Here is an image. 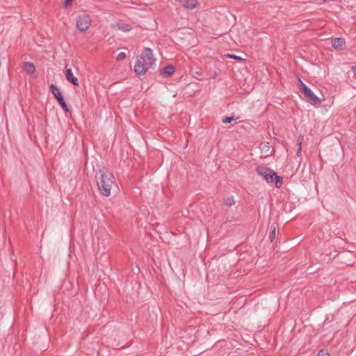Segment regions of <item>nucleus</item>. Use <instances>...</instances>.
<instances>
[{
  "mask_svg": "<svg viewBox=\"0 0 356 356\" xmlns=\"http://www.w3.org/2000/svg\"><path fill=\"white\" fill-rule=\"evenodd\" d=\"M155 63V58L152 50L145 48L141 55L138 58L134 66V70L138 75H143L149 67Z\"/></svg>",
  "mask_w": 356,
  "mask_h": 356,
  "instance_id": "nucleus-1",
  "label": "nucleus"
},
{
  "mask_svg": "<svg viewBox=\"0 0 356 356\" xmlns=\"http://www.w3.org/2000/svg\"><path fill=\"white\" fill-rule=\"evenodd\" d=\"M99 177L97 179V186L99 190L103 195L108 197L111 194V190L113 184L114 183V176L113 175L104 170H99Z\"/></svg>",
  "mask_w": 356,
  "mask_h": 356,
  "instance_id": "nucleus-2",
  "label": "nucleus"
},
{
  "mask_svg": "<svg viewBox=\"0 0 356 356\" xmlns=\"http://www.w3.org/2000/svg\"><path fill=\"white\" fill-rule=\"evenodd\" d=\"M257 172L268 183L273 182L275 180V186L280 187L282 184V178L278 175L271 169L266 166H258L256 169Z\"/></svg>",
  "mask_w": 356,
  "mask_h": 356,
  "instance_id": "nucleus-3",
  "label": "nucleus"
},
{
  "mask_svg": "<svg viewBox=\"0 0 356 356\" xmlns=\"http://www.w3.org/2000/svg\"><path fill=\"white\" fill-rule=\"evenodd\" d=\"M300 83V89L303 92L307 101L312 105H318L321 103V100L318 97L314 92L305 84L300 79H298Z\"/></svg>",
  "mask_w": 356,
  "mask_h": 356,
  "instance_id": "nucleus-4",
  "label": "nucleus"
},
{
  "mask_svg": "<svg viewBox=\"0 0 356 356\" xmlns=\"http://www.w3.org/2000/svg\"><path fill=\"white\" fill-rule=\"evenodd\" d=\"M91 24V17L89 15L83 13L78 16L76 27L80 31H86Z\"/></svg>",
  "mask_w": 356,
  "mask_h": 356,
  "instance_id": "nucleus-5",
  "label": "nucleus"
},
{
  "mask_svg": "<svg viewBox=\"0 0 356 356\" xmlns=\"http://www.w3.org/2000/svg\"><path fill=\"white\" fill-rule=\"evenodd\" d=\"M111 27L114 29H118L124 32L129 31L132 29V26L130 24L124 22L112 24Z\"/></svg>",
  "mask_w": 356,
  "mask_h": 356,
  "instance_id": "nucleus-6",
  "label": "nucleus"
},
{
  "mask_svg": "<svg viewBox=\"0 0 356 356\" xmlns=\"http://www.w3.org/2000/svg\"><path fill=\"white\" fill-rule=\"evenodd\" d=\"M345 39L342 38H336L332 40V47L338 50L343 49V47L345 44Z\"/></svg>",
  "mask_w": 356,
  "mask_h": 356,
  "instance_id": "nucleus-7",
  "label": "nucleus"
},
{
  "mask_svg": "<svg viewBox=\"0 0 356 356\" xmlns=\"http://www.w3.org/2000/svg\"><path fill=\"white\" fill-rule=\"evenodd\" d=\"M65 76L67 81L70 82L74 86H79L78 79L74 76L72 69H67L66 70Z\"/></svg>",
  "mask_w": 356,
  "mask_h": 356,
  "instance_id": "nucleus-8",
  "label": "nucleus"
},
{
  "mask_svg": "<svg viewBox=\"0 0 356 356\" xmlns=\"http://www.w3.org/2000/svg\"><path fill=\"white\" fill-rule=\"evenodd\" d=\"M50 88L52 94L54 95V97L57 99L58 102L62 101V99H63L61 92L56 85L51 83L50 85Z\"/></svg>",
  "mask_w": 356,
  "mask_h": 356,
  "instance_id": "nucleus-9",
  "label": "nucleus"
},
{
  "mask_svg": "<svg viewBox=\"0 0 356 356\" xmlns=\"http://www.w3.org/2000/svg\"><path fill=\"white\" fill-rule=\"evenodd\" d=\"M23 68L24 71L29 74H33L35 72L34 65L30 62H26L24 63Z\"/></svg>",
  "mask_w": 356,
  "mask_h": 356,
  "instance_id": "nucleus-10",
  "label": "nucleus"
},
{
  "mask_svg": "<svg viewBox=\"0 0 356 356\" xmlns=\"http://www.w3.org/2000/svg\"><path fill=\"white\" fill-rule=\"evenodd\" d=\"M175 67L173 65H167L163 69L161 74L163 76H169L175 72Z\"/></svg>",
  "mask_w": 356,
  "mask_h": 356,
  "instance_id": "nucleus-11",
  "label": "nucleus"
},
{
  "mask_svg": "<svg viewBox=\"0 0 356 356\" xmlns=\"http://www.w3.org/2000/svg\"><path fill=\"white\" fill-rule=\"evenodd\" d=\"M198 6L197 0H186L184 6L187 9H193Z\"/></svg>",
  "mask_w": 356,
  "mask_h": 356,
  "instance_id": "nucleus-12",
  "label": "nucleus"
},
{
  "mask_svg": "<svg viewBox=\"0 0 356 356\" xmlns=\"http://www.w3.org/2000/svg\"><path fill=\"white\" fill-rule=\"evenodd\" d=\"M223 204L231 207L235 204V201L233 196L227 197L223 199Z\"/></svg>",
  "mask_w": 356,
  "mask_h": 356,
  "instance_id": "nucleus-13",
  "label": "nucleus"
},
{
  "mask_svg": "<svg viewBox=\"0 0 356 356\" xmlns=\"http://www.w3.org/2000/svg\"><path fill=\"white\" fill-rule=\"evenodd\" d=\"M59 103V104L60 105V106L62 107V108L65 111H69V108H68V106L66 104V102H65L64 99H62V101H59L58 102Z\"/></svg>",
  "mask_w": 356,
  "mask_h": 356,
  "instance_id": "nucleus-14",
  "label": "nucleus"
},
{
  "mask_svg": "<svg viewBox=\"0 0 356 356\" xmlns=\"http://www.w3.org/2000/svg\"><path fill=\"white\" fill-rule=\"evenodd\" d=\"M127 57V55L124 52H120L118 54L116 59L118 60H124Z\"/></svg>",
  "mask_w": 356,
  "mask_h": 356,
  "instance_id": "nucleus-15",
  "label": "nucleus"
},
{
  "mask_svg": "<svg viewBox=\"0 0 356 356\" xmlns=\"http://www.w3.org/2000/svg\"><path fill=\"white\" fill-rule=\"evenodd\" d=\"M233 120H234L233 117H225L223 118L222 122L224 123L228 124V123H231Z\"/></svg>",
  "mask_w": 356,
  "mask_h": 356,
  "instance_id": "nucleus-16",
  "label": "nucleus"
},
{
  "mask_svg": "<svg viewBox=\"0 0 356 356\" xmlns=\"http://www.w3.org/2000/svg\"><path fill=\"white\" fill-rule=\"evenodd\" d=\"M260 148L262 149V150H265L266 149H267L266 151L269 150L270 149V146L268 145V143H261L260 145Z\"/></svg>",
  "mask_w": 356,
  "mask_h": 356,
  "instance_id": "nucleus-17",
  "label": "nucleus"
},
{
  "mask_svg": "<svg viewBox=\"0 0 356 356\" xmlns=\"http://www.w3.org/2000/svg\"><path fill=\"white\" fill-rule=\"evenodd\" d=\"M317 356H330V355H329V353H327V351L321 350L318 353Z\"/></svg>",
  "mask_w": 356,
  "mask_h": 356,
  "instance_id": "nucleus-18",
  "label": "nucleus"
},
{
  "mask_svg": "<svg viewBox=\"0 0 356 356\" xmlns=\"http://www.w3.org/2000/svg\"><path fill=\"white\" fill-rule=\"evenodd\" d=\"M298 149L297 151V156H300L301 155V141L298 143Z\"/></svg>",
  "mask_w": 356,
  "mask_h": 356,
  "instance_id": "nucleus-19",
  "label": "nucleus"
},
{
  "mask_svg": "<svg viewBox=\"0 0 356 356\" xmlns=\"http://www.w3.org/2000/svg\"><path fill=\"white\" fill-rule=\"evenodd\" d=\"M228 56H229V58H234V59H238V60L241 59L240 57L236 56H234V55H228Z\"/></svg>",
  "mask_w": 356,
  "mask_h": 356,
  "instance_id": "nucleus-20",
  "label": "nucleus"
},
{
  "mask_svg": "<svg viewBox=\"0 0 356 356\" xmlns=\"http://www.w3.org/2000/svg\"><path fill=\"white\" fill-rule=\"evenodd\" d=\"M275 228H274L273 232H272V234H271V241L275 237Z\"/></svg>",
  "mask_w": 356,
  "mask_h": 356,
  "instance_id": "nucleus-21",
  "label": "nucleus"
},
{
  "mask_svg": "<svg viewBox=\"0 0 356 356\" xmlns=\"http://www.w3.org/2000/svg\"><path fill=\"white\" fill-rule=\"evenodd\" d=\"M71 0H65L64 7L66 8Z\"/></svg>",
  "mask_w": 356,
  "mask_h": 356,
  "instance_id": "nucleus-22",
  "label": "nucleus"
},
{
  "mask_svg": "<svg viewBox=\"0 0 356 356\" xmlns=\"http://www.w3.org/2000/svg\"><path fill=\"white\" fill-rule=\"evenodd\" d=\"M353 70L355 71V72L356 73V65L353 67Z\"/></svg>",
  "mask_w": 356,
  "mask_h": 356,
  "instance_id": "nucleus-23",
  "label": "nucleus"
}]
</instances>
